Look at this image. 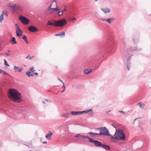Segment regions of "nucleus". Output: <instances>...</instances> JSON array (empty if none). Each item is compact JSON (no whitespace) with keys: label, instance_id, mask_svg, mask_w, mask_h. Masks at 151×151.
Wrapping results in <instances>:
<instances>
[{"label":"nucleus","instance_id":"nucleus-25","mask_svg":"<svg viewBox=\"0 0 151 151\" xmlns=\"http://www.w3.org/2000/svg\"><path fill=\"white\" fill-rule=\"evenodd\" d=\"M47 25H48L50 26H53L55 27V22L54 23H53L51 22L50 20H48V21L47 23Z\"/></svg>","mask_w":151,"mask_h":151},{"label":"nucleus","instance_id":"nucleus-4","mask_svg":"<svg viewBox=\"0 0 151 151\" xmlns=\"http://www.w3.org/2000/svg\"><path fill=\"white\" fill-rule=\"evenodd\" d=\"M9 93L14 101L20 103L22 101L21 94L17 90L12 89L10 90Z\"/></svg>","mask_w":151,"mask_h":151},{"label":"nucleus","instance_id":"nucleus-24","mask_svg":"<svg viewBox=\"0 0 151 151\" xmlns=\"http://www.w3.org/2000/svg\"><path fill=\"white\" fill-rule=\"evenodd\" d=\"M70 114L68 113H63L62 114L61 116L62 117L68 118L69 117V115H70Z\"/></svg>","mask_w":151,"mask_h":151},{"label":"nucleus","instance_id":"nucleus-55","mask_svg":"<svg viewBox=\"0 0 151 151\" xmlns=\"http://www.w3.org/2000/svg\"><path fill=\"white\" fill-rule=\"evenodd\" d=\"M65 89H63V90L61 91V92L62 93H63L65 91Z\"/></svg>","mask_w":151,"mask_h":151},{"label":"nucleus","instance_id":"nucleus-58","mask_svg":"<svg viewBox=\"0 0 151 151\" xmlns=\"http://www.w3.org/2000/svg\"><path fill=\"white\" fill-rule=\"evenodd\" d=\"M45 100L46 101H48V100H47V99H46Z\"/></svg>","mask_w":151,"mask_h":151},{"label":"nucleus","instance_id":"nucleus-1","mask_svg":"<svg viewBox=\"0 0 151 151\" xmlns=\"http://www.w3.org/2000/svg\"><path fill=\"white\" fill-rule=\"evenodd\" d=\"M106 41L104 43L101 44L99 47L97 53L91 56L88 59L85 63L86 65L92 69H86L84 70V73L85 74L90 73L92 70L95 71L99 68L101 64L98 63L99 59L104 57V55L108 53H114L115 51L117 44L114 41L112 35L108 34L106 35Z\"/></svg>","mask_w":151,"mask_h":151},{"label":"nucleus","instance_id":"nucleus-16","mask_svg":"<svg viewBox=\"0 0 151 151\" xmlns=\"http://www.w3.org/2000/svg\"><path fill=\"white\" fill-rule=\"evenodd\" d=\"M8 6L10 7L14 12L16 11V5L13 4V5L10 4L8 5Z\"/></svg>","mask_w":151,"mask_h":151},{"label":"nucleus","instance_id":"nucleus-22","mask_svg":"<svg viewBox=\"0 0 151 151\" xmlns=\"http://www.w3.org/2000/svg\"><path fill=\"white\" fill-rule=\"evenodd\" d=\"M65 33L64 32H63L60 33L55 35V36H60L61 37H64Z\"/></svg>","mask_w":151,"mask_h":151},{"label":"nucleus","instance_id":"nucleus-54","mask_svg":"<svg viewBox=\"0 0 151 151\" xmlns=\"http://www.w3.org/2000/svg\"><path fill=\"white\" fill-rule=\"evenodd\" d=\"M61 12H62L61 11H58L57 12V14H59L60 13H61Z\"/></svg>","mask_w":151,"mask_h":151},{"label":"nucleus","instance_id":"nucleus-20","mask_svg":"<svg viewBox=\"0 0 151 151\" xmlns=\"http://www.w3.org/2000/svg\"><path fill=\"white\" fill-rule=\"evenodd\" d=\"M76 66L77 65L76 64L72 63L70 65V68L71 69L76 70Z\"/></svg>","mask_w":151,"mask_h":151},{"label":"nucleus","instance_id":"nucleus-61","mask_svg":"<svg viewBox=\"0 0 151 151\" xmlns=\"http://www.w3.org/2000/svg\"><path fill=\"white\" fill-rule=\"evenodd\" d=\"M95 1H97L98 0H94Z\"/></svg>","mask_w":151,"mask_h":151},{"label":"nucleus","instance_id":"nucleus-10","mask_svg":"<svg viewBox=\"0 0 151 151\" xmlns=\"http://www.w3.org/2000/svg\"><path fill=\"white\" fill-rule=\"evenodd\" d=\"M16 36L18 37L22 36L23 35V32L20 28H18L16 30Z\"/></svg>","mask_w":151,"mask_h":151},{"label":"nucleus","instance_id":"nucleus-23","mask_svg":"<svg viewBox=\"0 0 151 151\" xmlns=\"http://www.w3.org/2000/svg\"><path fill=\"white\" fill-rule=\"evenodd\" d=\"M88 134L91 135H93L94 137H96L97 136H99V133H94L91 132H89L88 133Z\"/></svg>","mask_w":151,"mask_h":151},{"label":"nucleus","instance_id":"nucleus-19","mask_svg":"<svg viewBox=\"0 0 151 151\" xmlns=\"http://www.w3.org/2000/svg\"><path fill=\"white\" fill-rule=\"evenodd\" d=\"M16 11L15 12H16L17 11H22V7L19 5H16Z\"/></svg>","mask_w":151,"mask_h":151},{"label":"nucleus","instance_id":"nucleus-15","mask_svg":"<svg viewBox=\"0 0 151 151\" xmlns=\"http://www.w3.org/2000/svg\"><path fill=\"white\" fill-rule=\"evenodd\" d=\"M53 133L50 131H49L48 133L47 134L45 135V137L48 139H51V137L52 136Z\"/></svg>","mask_w":151,"mask_h":151},{"label":"nucleus","instance_id":"nucleus-41","mask_svg":"<svg viewBox=\"0 0 151 151\" xmlns=\"http://www.w3.org/2000/svg\"><path fill=\"white\" fill-rule=\"evenodd\" d=\"M76 19L75 18H73L72 19V21L73 22H74V21H76Z\"/></svg>","mask_w":151,"mask_h":151},{"label":"nucleus","instance_id":"nucleus-12","mask_svg":"<svg viewBox=\"0 0 151 151\" xmlns=\"http://www.w3.org/2000/svg\"><path fill=\"white\" fill-rule=\"evenodd\" d=\"M29 30L32 32H35L38 31V29L33 25H32L29 27Z\"/></svg>","mask_w":151,"mask_h":151},{"label":"nucleus","instance_id":"nucleus-18","mask_svg":"<svg viewBox=\"0 0 151 151\" xmlns=\"http://www.w3.org/2000/svg\"><path fill=\"white\" fill-rule=\"evenodd\" d=\"M10 42L12 45H15L17 43L15 38L14 37H13L12 39L11 40Z\"/></svg>","mask_w":151,"mask_h":151},{"label":"nucleus","instance_id":"nucleus-60","mask_svg":"<svg viewBox=\"0 0 151 151\" xmlns=\"http://www.w3.org/2000/svg\"><path fill=\"white\" fill-rule=\"evenodd\" d=\"M8 52H11V51H10V50H9V51H8Z\"/></svg>","mask_w":151,"mask_h":151},{"label":"nucleus","instance_id":"nucleus-13","mask_svg":"<svg viewBox=\"0 0 151 151\" xmlns=\"http://www.w3.org/2000/svg\"><path fill=\"white\" fill-rule=\"evenodd\" d=\"M101 19L103 21L107 22L109 24H111L115 20V19L113 18H109L107 19Z\"/></svg>","mask_w":151,"mask_h":151},{"label":"nucleus","instance_id":"nucleus-30","mask_svg":"<svg viewBox=\"0 0 151 151\" xmlns=\"http://www.w3.org/2000/svg\"><path fill=\"white\" fill-rule=\"evenodd\" d=\"M19 67L18 66H14V71L15 72H17L18 71V70L19 69Z\"/></svg>","mask_w":151,"mask_h":151},{"label":"nucleus","instance_id":"nucleus-35","mask_svg":"<svg viewBox=\"0 0 151 151\" xmlns=\"http://www.w3.org/2000/svg\"><path fill=\"white\" fill-rule=\"evenodd\" d=\"M3 73L4 75H8L9 76H11L10 75H9L5 71H3Z\"/></svg>","mask_w":151,"mask_h":151},{"label":"nucleus","instance_id":"nucleus-5","mask_svg":"<svg viewBox=\"0 0 151 151\" xmlns=\"http://www.w3.org/2000/svg\"><path fill=\"white\" fill-rule=\"evenodd\" d=\"M116 136L117 138V139L124 141L126 137L123 130L120 128L116 129L115 132Z\"/></svg>","mask_w":151,"mask_h":151},{"label":"nucleus","instance_id":"nucleus-3","mask_svg":"<svg viewBox=\"0 0 151 151\" xmlns=\"http://www.w3.org/2000/svg\"><path fill=\"white\" fill-rule=\"evenodd\" d=\"M75 137H81L83 139L87 138L88 139V141L91 143L94 144V145L97 147H100L104 148L105 150H111L110 146L105 144H103L101 142L97 140H95L92 138L89 137H88L82 135L80 134H77L75 135Z\"/></svg>","mask_w":151,"mask_h":151},{"label":"nucleus","instance_id":"nucleus-37","mask_svg":"<svg viewBox=\"0 0 151 151\" xmlns=\"http://www.w3.org/2000/svg\"><path fill=\"white\" fill-rule=\"evenodd\" d=\"M139 104L140 107L142 108V109H143L144 106L145 105V104H141L140 103H139Z\"/></svg>","mask_w":151,"mask_h":151},{"label":"nucleus","instance_id":"nucleus-36","mask_svg":"<svg viewBox=\"0 0 151 151\" xmlns=\"http://www.w3.org/2000/svg\"><path fill=\"white\" fill-rule=\"evenodd\" d=\"M15 26L16 27V29H18V28H20L17 24H15Z\"/></svg>","mask_w":151,"mask_h":151},{"label":"nucleus","instance_id":"nucleus-43","mask_svg":"<svg viewBox=\"0 0 151 151\" xmlns=\"http://www.w3.org/2000/svg\"><path fill=\"white\" fill-rule=\"evenodd\" d=\"M35 57L34 56H32L29 57V59L30 60L32 59L33 58Z\"/></svg>","mask_w":151,"mask_h":151},{"label":"nucleus","instance_id":"nucleus-50","mask_svg":"<svg viewBox=\"0 0 151 151\" xmlns=\"http://www.w3.org/2000/svg\"><path fill=\"white\" fill-rule=\"evenodd\" d=\"M25 41V42L26 43H27V44H28V41L27 40H27H26Z\"/></svg>","mask_w":151,"mask_h":151},{"label":"nucleus","instance_id":"nucleus-27","mask_svg":"<svg viewBox=\"0 0 151 151\" xmlns=\"http://www.w3.org/2000/svg\"><path fill=\"white\" fill-rule=\"evenodd\" d=\"M35 71V70L34 69V67H31L27 72H29L30 73H33Z\"/></svg>","mask_w":151,"mask_h":151},{"label":"nucleus","instance_id":"nucleus-47","mask_svg":"<svg viewBox=\"0 0 151 151\" xmlns=\"http://www.w3.org/2000/svg\"><path fill=\"white\" fill-rule=\"evenodd\" d=\"M33 73H34V75H35L36 76L38 74V73H37V72H35V73L33 72Z\"/></svg>","mask_w":151,"mask_h":151},{"label":"nucleus","instance_id":"nucleus-26","mask_svg":"<svg viewBox=\"0 0 151 151\" xmlns=\"http://www.w3.org/2000/svg\"><path fill=\"white\" fill-rule=\"evenodd\" d=\"M31 73L29 72H27L26 73V74L27 76H28L29 77H30L31 76H33L34 75V73H33L31 74Z\"/></svg>","mask_w":151,"mask_h":151},{"label":"nucleus","instance_id":"nucleus-21","mask_svg":"<svg viewBox=\"0 0 151 151\" xmlns=\"http://www.w3.org/2000/svg\"><path fill=\"white\" fill-rule=\"evenodd\" d=\"M52 12L53 13L54 12L60 11V8H58V6L57 5L56 7L52 8Z\"/></svg>","mask_w":151,"mask_h":151},{"label":"nucleus","instance_id":"nucleus-28","mask_svg":"<svg viewBox=\"0 0 151 151\" xmlns=\"http://www.w3.org/2000/svg\"><path fill=\"white\" fill-rule=\"evenodd\" d=\"M55 1V2L56 3V1L55 0H54L53 1L51 2V4H50L48 7V11H50V10H52V8H51L52 4V3Z\"/></svg>","mask_w":151,"mask_h":151},{"label":"nucleus","instance_id":"nucleus-8","mask_svg":"<svg viewBox=\"0 0 151 151\" xmlns=\"http://www.w3.org/2000/svg\"><path fill=\"white\" fill-rule=\"evenodd\" d=\"M81 114H88L90 116L93 117L94 116V113L93 112L92 109H90L88 110L86 109L85 110L81 111Z\"/></svg>","mask_w":151,"mask_h":151},{"label":"nucleus","instance_id":"nucleus-44","mask_svg":"<svg viewBox=\"0 0 151 151\" xmlns=\"http://www.w3.org/2000/svg\"><path fill=\"white\" fill-rule=\"evenodd\" d=\"M58 79L59 81H60L61 82H62V83H63V81L59 78H58Z\"/></svg>","mask_w":151,"mask_h":151},{"label":"nucleus","instance_id":"nucleus-9","mask_svg":"<svg viewBox=\"0 0 151 151\" xmlns=\"http://www.w3.org/2000/svg\"><path fill=\"white\" fill-rule=\"evenodd\" d=\"M19 19L22 23L24 24H27L29 23V20L26 17L21 15Z\"/></svg>","mask_w":151,"mask_h":151},{"label":"nucleus","instance_id":"nucleus-62","mask_svg":"<svg viewBox=\"0 0 151 151\" xmlns=\"http://www.w3.org/2000/svg\"><path fill=\"white\" fill-rule=\"evenodd\" d=\"M127 150H125L124 151H127Z\"/></svg>","mask_w":151,"mask_h":151},{"label":"nucleus","instance_id":"nucleus-29","mask_svg":"<svg viewBox=\"0 0 151 151\" xmlns=\"http://www.w3.org/2000/svg\"><path fill=\"white\" fill-rule=\"evenodd\" d=\"M1 14H2L3 16L4 15H6V16L7 17L8 16V14L7 12H5L4 10H3Z\"/></svg>","mask_w":151,"mask_h":151},{"label":"nucleus","instance_id":"nucleus-57","mask_svg":"<svg viewBox=\"0 0 151 151\" xmlns=\"http://www.w3.org/2000/svg\"><path fill=\"white\" fill-rule=\"evenodd\" d=\"M29 56H29H27V57H26V58H28Z\"/></svg>","mask_w":151,"mask_h":151},{"label":"nucleus","instance_id":"nucleus-11","mask_svg":"<svg viewBox=\"0 0 151 151\" xmlns=\"http://www.w3.org/2000/svg\"><path fill=\"white\" fill-rule=\"evenodd\" d=\"M106 136L109 137L110 139L111 140H115L117 139V137L116 136V134H115V133L114 136H113L109 132Z\"/></svg>","mask_w":151,"mask_h":151},{"label":"nucleus","instance_id":"nucleus-51","mask_svg":"<svg viewBox=\"0 0 151 151\" xmlns=\"http://www.w3.org/2000/svg\"><path fill=\"white\" fill-rule=\"evenodd\" d=\"M3 70H2L1 69H0V73H3Z\"/></svg>","mask_w":151,"mask_h":151},{"label":"nucleus","instance_id":"nucleus-39","mask_svg":"<svg viewBox=\"0 0 151 151\" xmlns=\"http://www.w3.org/2000/svg\"><path fill=\"white\" fill-rule=\"evenodd\" d=\"M111 125L113 127H114L116 129H117V126L116 125H115L114 124H112Z\"/></svg>","mask_w":151,"mask_h":151},{"label":"nucleus","instance_id":"nucleus-64","mask_svg":"<svg viewBox=\"0 0 151 151\" xmlns=\"http://www.w3.org/2000/svg\"><path fill=\"white\" fill-rule=\"evenodd\" d=\"M30 151H32V150H30Z\"/></svg>","mask_w":151,"mask_h":151},{"label":"nucleus","instance_id":"nucleus-38","mask_svg":"<svg viewBox=\"0 0 151 151\" xmlns=\"http://www.w3.org/2000/svg\"><path fill=\"white\" fill-rule=\"evenodd\" d=\"M23 69L22 68H20L19 70H18V71L19 72H21L22 70H23Z\"/></svg>","mask_w":151,"mask_h":151},{"label":"nucleus","instance_id":"nucleus-14","mask_svg":"<svg viewBox=\"0 0 151 151\" xmlns=\"http://www.w3.org/2000/svg\"><path fill=\"white\" fill-rule=\"evenodd\" d=\"M71 114L73 115H80L81 114V111H72L70 112Z\"/></svg>","mask_w":151,"mask_h":151},{"label":"nucleus","instance_id":"nucleus-6","mask_svg":"<svg viewBox=\"0 0 151 151\" xmlns=\"http://www.w3.org/2000/svg\"><path fill=\"white\" fill-rule=\"evenodd\" d=\"M109 130L106 127H103L100 132L99 133V136H106L109 133Z\"/></svg>","mask_w":151,"mask_h":151},{"label":"nucleus","instance_id":"nucleus-48","mask_svg":"<svg viewBox=\"0 0 151 151\" xmlns=\"http://www.w3.org/2000/svg\"><path fill=\"white\" fill-rule=\"evenodd\" d=\"M111 110H108V111H106V113L107 114H108L110 112H111Z\"/></svg>","mask_w":151,"mask_h":151},{"label":"nucleus","instance_id":"nucleus-34","mask_svg":"<svg viewBox=\"0 0 151 151\" xmlns=\"http://www.w3.org/2000/svg\"><path fill=\"white\" fill-rule=\"evenodd\" d=\"M65 8L63 10H62L61 11L62 13H61V14H59L60 15H62L63 14L64 12L66 10V7L65 6Z\"/></svg>","mask_w":151,"mask_h":151},{"label":"nucleus","instance_id":"nucleus-56","mask_svg":"<svg viewBox=\"0 0 151 151\" xmlns=\"http://www.w3.org/2000/svg\"><path fill=\"white\" fill-rule=\"evenodd\" d=\"M42 103L44 104H45L46 103H45V102L44 101H42Z\"/></svg>","mask_w":151,"mask_h":151},{"label":"nucleus","instance_id":"nucleus-42","mask_svg":"<svg viewBox=\"0 0 151 151\" xmlns=\"http://www.w3.org/2000/svg\"><path fill=\"white\" fill-rule=\"evenodd\" d=\"M119 112H120V113H122L123 114H125V111H119Z\"/></svg>","mask_w":151,"mask_h":151},{"label":"nucleus","instance_id":"nucleus-49","mask_svg":"<svg viewBox=\"0 0 151 151\" xmlns=\"http://www.w3.org/2000/svg\"><path fill=\"white\" fill-rule=\"evenodd\" d=\"M97 12H96L95 13V16L96 17H98L97 16Z\"/></svg>","mask_w":151,"mask_h":151},{"label":"nucleus","instance_id":"nucleus-53","mask_svg":"<svg viewBox=\"0 0 151 151\" xmlns=\"http://www.w3.org/2000/svg\"><path fill=\"white\" fill-rule=\"evenodd\" d=\"M42 143L44 144H46L47 143V142L46 141H44Z\"/></svg>","mask_w":151,"mask_h":151},{"label":"nucleus","instance_id":"nucleus-17","mask_svg":"<svg viewBox=\"0 0 151 151\" xmlns=\"http://www.w3.org/2000/svg\"><path fill=\"white\" fill-rule=\"evenodd\" d=\"M101 9L105 13H107L110 12V9H108L107 7L104 8H101Z\"/></svg>","mask_w":151,"mask_h":151},{"label":"nucleus","instance_id":"nucleus-7","mask_svg":"<svg viewBox=\"0 0 151 151\" xmlns=\"http://www.w3.org/2000/svg\"><path fill=\"white\" fill-rule=\"evenodd\" d=\"M67 23V21L64 19H62L60 21H55V27L63 26L64 24H66Z\"/></svg>","mask_w":151,"mask_h":151},{"label":"nucleus","instance_id":"nucleus-31","mask_svg":"<svg viewBox=\"0 0 151 151\" xmlns=\"http://www.w3.org/2000/svg\"><path fill=\"white\" fill-rule=\"evenodd\" d=\"M4 64L5 66H9V65L8 64L7 61L6 59H4Z\"/></svg>","mask_w":151,"mask_h":151},{"label":"nucleus","instance_id":"nucleus-52","mask_svg":"<svg viewBox=\"0 0 151 151\" xmlns=\"http://www.w3.org/2000/svg\"><path fill=\"white\" fill-rule=\"evenodd\" d=\"M5 55L7 56H9V54L8 53L6 52L5 53Z\"/></svg>","mask_w":151,"mask_h":151},{"label":"nucleus","instance_id":"nucleus-40","mask_svg":"<svg viewBox=\"0 0 151 151\" xmlns=\"http://www.w3.org/2000/svg\"><path fill=\"white\" fill-rule=\"evenodd\" d=\"M63 86L62 87V88H63V89H65V85L64 83V82H63Z\"/></svg>","mask_w":151,"mask_h":151},{"label":"nucleus","instance_id":"nucleus-59","mask_svg":"<svg viewBox=\"0 0 151 151\" xmlns=\"http://www.w3.org/2000/svg\"><path fill=\"white\" fill-rule=\"evenodd\" d=\"M49 3V2H47L46 3L47 4H48Z\"/></svg>","mask_w":151,"mask_h":151},{"label":"nucleus","instance_id":"nucleus-63","mask_svg":"<svg viewBox=\"0 0 151 151\" xmlns=\"http://www.w3.org/2000/svg\"><path fill=\"white\" fill-rule=\"evenodd\" d=\"M50 91H48V92H50Z\"/></svg>","mask_w":151,"mask_h":151},{"label":"nucleus","instance_id":"nucleus-32","mask_svg":"<svg viewBox=\"0 0 151 151\" xmlns=\"http://www.w3.org/2000/svg\"><path fill=\"white\" fill-rule=\"evenodd\" d=\"M4 19L3 16L2 14H1L0 16V22H1Z\"/></svg>","mask_w":151,"mask_h":151},{"label":"nucleus","instance_id":"nucleus-46","mask_svg":"<svg viewBox=\"0 0 151 151\" xmlns=\"http://www.w3.org/2000/svg\"><path fill=\"white\" fill-rule=\"evenodd\" d=\"M102 127H100V128H96V129H97V130H100V131H101V129H102Z\"/></svg>","mask_w":151,"mask_h":151},{"label":"nucleus","instance_id":"nucleus-45","mask_svg":"<svg viewBox=\"0 0 151 151\" xmlns=\"http://www.w3.org/2000/svg\"><path fill=\"white\" fill-rule=\"evenodd\" d=\"M141 118L140 117H138L137 118H136L135 119H134V120L133 123H134V122H135V121L137 119H139V118Z\"/></svg>","mask_w":151,"mask_h":151},{"label":"nucleus","instance_id":"nucleus-2","mask_svg":"<svg viewBox=\"0 0 151 151\" xmlns=\"http://www.w3.org/2000/svg\"><path fill=\"white\" fill-rule=\"evenodd\" d=\"M139 37V35H134L132 37L133 41L134 44V46L136 45V46L134 47H130V49L127 48L124 49V51L123 53L122 58L124 62L127 60L126 65L128 70H129L130 66V60L132 57L133 55V54L131 52L134 51L138 52L141 50L140 48L137 49V45H136V43L138 42Z\"/></svg>","mask_w":151,"mask_h":151},{"label":"nucleus","instance_id":"nucleus-33","mask_svg":"<svg viewBox=\"0 0 151 151\" xmlns=\"http://www.w3.org/2000/svg\"><path fill=\"white\" fill-rule=\"evenodd\" d=\"M22 38L25 41L27 39V36L25 35H24L22 37Z\"/></svg>","mask_w":151,"mask_h":151}]
</instances>
